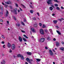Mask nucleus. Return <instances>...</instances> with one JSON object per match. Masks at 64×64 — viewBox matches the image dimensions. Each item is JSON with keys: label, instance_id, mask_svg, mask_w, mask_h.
Returning <instances> with one entry per match:
<instances>
[{"label": "nucleus", "instance_id": "nucleus-35", "mask_svg": "<svg viewBox=\"0 0 64 64\" xmlns=\"http://www.w3.org/2000/svg\"><path fill=\"white\" fill-rule=\"evenodd\" d=\"M30 8H34V7L33 6H32L30 4Z\"/></svg>", "mask_w": 64, "mask_h": 64}, {"label": "nucleus", "instance_id": "nucleus-29", "mask_svg": "<svg viewBox=\"0 0 64 64\" xmlns=\"http://www.w3.org/2000/svg\"><path fill=\"white\" fill-rule=\"evenodd\" d=\"M21 57V59H23V60H24V57H23V56H21V57Z\"/></svg>", "mask_w": 64, "mask_h": 64}, {"label": "nucleus", "instance_id": "nucleus-64", "mask_svg": "<svg viewBox=\"0 0 64 64\" xmlns=\"http://www.w3.org/2000/svg\"><path fill=\"white\" fill-rule=\"evenodd\" d=\"M7 23L8 24H9V21H7Z\"/></svg>", "mask_w": 64, "mask_h": 64}, {"label": "nucleus", "instance_id": "nucleus-32", "mask_svg": "<svg viewBox=\"0 0 64 64\" xmlns=\"http://www.w3.org/2000/svg\"><path fill=\"white\" fill-rule=\"evenodd\" d=\"M54 6H56V7H58V4H54Z\"/></svg>", "mask_w": 64, "mask_h": 64}, {"label": "nucleus", "instance_id": "nucleus-57", "mask_svg": "<svg viewBox=\"0 0 64 64\" xmlns=\"http://www.w3.org/2000/svg\"><path fill=\"white\" fill-rule=\"evenodd\" d=\"M55 14H52V16H55Z\"/></svg>", "mask_w": 64, "mask_h": 64}, {"label": "nucleus", "instance_id": "nucleus-52", "mask_svg": "<svg viewBox=\"0 0 64 64\" xmlns=\"http://www.w3.org/2000/svg\"><path fill=\"white\" fill-rule=\"evenodd\" d=\"M0 22H3V20H0Z\"/></svg>", "mask_w": 64, "mask_h": 64}, {"label": "nucleus", "instance_id": "nucleus-44", "mask_svg": "<svg viewBox=\"0 0 64 64\" xmlns=\"http://www.w3.org/2000/svg\"><path fill=\"white\" fill-rule=\"evenodd\" d=\"M21 31L22 33H25V31L24 30H22Z\"/></svg>", "mask_w": 64, "mask_h": 64}, {"label": "nucleus", "instance_id": "nucleus-20", "mask_svg": "<svg viewBox=\"0 0 64 64\" xmlns=\"http://www.w3.org/2000/svg\"><path fill=\"white\" fill-rule=\"evenodd\" d=\"M49 9L50 10H51V11L53 10V8L51 6L50 7V8H49Z\"/></svg>", "mask_w": 64, "mask_h": 64}, {"label": "nucleus", "instance_id": "nucleus-33", "mask_svg": "<svg viewBox=\"0 0 64 64\" xmlns=\"http://www.w3.org/2000/svg\"><path fill=\"white\" fill-rule=\"evenodd\" d=\"M21 23L22 24V25H25V24H24V22H21Z\"/></svg>", "mask_w": 64, "mask_h": 64}, {"label": "nucleus", "instance_id": "nucleus-34", "mask_svg": "<svg viewBox=\"0 0 64 64\" xmlns=\"http://www.w3.org/2000/svg\"><path fill=\"white\" fill-rule=\"evenodd\" d=\"M28 62V63H30V64H32V62H31V61H30V60Z\"/></svg>", "mask_w": 64, "mask_h": 64}, {"label": "nucleus", "instance_id": "nucleus-36", "mask_svg": "<svg viewBox=\"0 0 64 64\" xmlns=\"http://www.w3.org/2000/svg\"><path fill=\"white\" fill-rule=\"evenodd\" d=\"M2 37L4 39H5V36L3 35H2Z\"/></svg>", "mask_w": 64, "mask_h": 64}, {"label": "nucleus", "instance_id": "nucleus-39", "mask_svg": "<svg viewBox=\"0 0 64 64\" xmlns=\"http://www.w3.org/2000/svg\"><path fill=\"white\" fill-rule=\"evenodd\" d=\"M21 5H22V6H23V7L24 8H26V7H25V6H24L22 4H21Z\"/></svg>", "mask_w": 64, "mask_h": 64}, {"label": "nucleus", "instance_id": "nucleus-49", "mask_svg": "<svg viewBox=\"0 0 64 64\" xmlns=\"http://www.w3.org/2000/svg\"><path fill=\"white\" fill-rule=\"evenodd\" d=\"M54 2H58V1H57V0H54Z\"/></svg>", "mask_w": 64, "mask_h": 64}, {"label": "nucleus", "instance_id": "nucleus-17", "mask_svg": "<svg viewBox=\"0 0 64 64\" xmlns=\"http://www.w3.org/2000/svg\"><path fill=\"white\" fill-rule=\"evenodd\" d=\"M26 60L28 62L29 61H30V59H29L28 58H26Z\"/></svg>", "mask_w": 64, "mask_h": 64}, {"label": "nucleus", "instance_id": "nucleus-22", "mask_svg": "<svg viewBox=\"0 0 64 64\" xmlns=\"http://www.w3.org/2000/svg\"><path fill=\"white\" fill-rule=\"evenodd\" d=\"M53 22L54 24H56L57 22V20H54Z\"/></svg>", "mask_w": 64, "mask_h": 64}, {"label": "nucleus", "instance_id": "nucleus-38", "mask_svg": "<svg viewBox=\"0 0 64 64\" xmlns=\"http://www.w3.org/2000/svg\"><path fill=\"white\" fill-rule=\"evenodd\" d=\"M56 9L57 10H60V9L59 8V7H57L56 8Z\"/></svg>", "mask_w": 64, "mask_h": 64}, {"label": "nucleus", "instance_id": "nucleus-21", "mask_svg": "<svg viewBox=\"0 0 64 64\" xmlns=\"http://www.w3.org/2000/svg\"><path fill=\"white\" fill-rule=\"evenodd\" d=\"M30 13L33 14V12H34V11L33 10H30Z\"/></svg>", "mask_w": 64, "mask_h": 64}, {"label": "nucleus", "instance_id": "nucleus-40", "mask_svg": "<svg viewBox=\"0 0 64 64\" xmlns=\"http://www.w3.org/2000/svg\"><path fill=\"white\" fill-rule=\"evenodd\" d=\"M0 14L1 15H3V12H0Z\"/></svg>", "mask_w": 64, "mask_h": 64}, {"label": "nucleus", "instance_id": "nucleus-13", "mask_svg": "<svg viewBox=\"0 0 64 64\" xmlns=\"http://www.w3.org/2000/svg\"><path fill=\"white\" fill-rule=\"evenodd\" d=\"M8 14H9V12H8V10H6V16H8Z\"/></svg>", "mask_w": 64, "mask_h": 64}, {"label": "nucleus", "instance_id": "nucleus-43", "mask_svg": "<svg viewBox=\"0 0 64 64\" xmlns=\"http://www.w3.org/2000/svg\"><path fill=\"white\" fill-rule=\"evenodd\" d=\"M13 18L15 20H16V18H15V16H13Z\"/></svg>", "mask_w": 64, "mask_h": 64}, {"label": "nucleus", "instance_id": "nucleus-24", "mask_svg": "<svg viewBox=\"0 0 64 64\" xmlns=\"http://www.w3.org/2000/svg\"><path fill=\"white\" fill-rule=\"evenodd\" d=\"M24 36L25 37V38H27V39L28 38L25 34L24 35Z\"/></svg>", "mask_w": 64, "mask_h": 64}, {"label": "nucleus", "instance_id": "nucleus-18", "mask_svg": "<svg viewBox=\"0 0 64 64\" xmlns=\"http://www.w3.org/2000/svg\"><path fill=\"white\" fill-rule=\"evenodd\" d=\"M47 40H48V41H50L51 40V39L50 38V37L49 36L47 38Z\"/></svg>", "mask_w": 64, "mask_h": 64}, {"label": "nucleus", "instance_id": "nucleus-12", "mask_svg": "<svg viewBox=\"0 0 64 64\" xmlns=\"http://www.w3.org/2000/svg\"><path fill=\"white\" fill-rule=\"evenodd\" d=\"M60 50H62V51H63L64 50V48L63 47H61V48H60Z\"/></svg>", "mask_w": 64, "mask_h": 64}, {"label": "nucleus", "instance_id": "nucleus-54", "mask_svg": "<svg viewBox=\"0 0 64 64\" xmlns=\"http://www.w3.org/2000/svg\"><path fill=\"white\" fill-rule=\"evenodd\" d=\"M7 5H6L5 4H4V6L5 7H7Z\"/></svg>", "mask_w": 64, "mask_h": 64}, {"label": "nucleus", "instance_id": "nucleus-56", "mask_svg": "<svg viewBox=\"0 0 64 64\" xmlns=\"http://www.w3.org/2000/svg\"><path fill=\"white\" fill-rule=\"evenodd\" d=\"M61 8L62 9H64V8L62 6H61Z\"/></svg>", "mask_w": 64, "mask_h": 64}, {"label": "nucleus", "instance_id": "nucleus-46", "mask_svg": "<svg viewBox=\"0 0 64 64\" xmlns=\"http://www.w3.org/2000/svg\"><path fill=\"white\" fill-rule=\"evenodd\" d=\"M15 5L16 6V7H18V4H16Z\"/></svg>", "mask_w": 64, "mask_h": 64}, {"label": "nucleus", "instance_id": "nucleus-14", "mask_svg": "<svg viewBox=\"0 0 64 64\" xmlns=\"http://www.w3.org/2000/svg\"><path fill=\"white\" fill-rule=\"evenodd\" d=\"M26 53L28 55H31L32 54V53L31 52H27Z\"/></svg>", "mask_w": 64, "mask_h": 64}, {"label": "nucleus", "instance_id": "nucleus-41", "mask_svg": "<svg viewBox=\"0 0 64 64\" xmlns=\"http://www.w3.org/2000/svg\"><path fill=\"white\" fill-rule=\"evenodd\" d=\"M30 60L31 62L33 61V60L32 59H30Z\"/></svg>", "mask_w": 64, "mask_h": 64}, {"label": "nucleus", "instance_id": "nucleus-28", "mask_svg": "<svg viewBox=\"0 0 64 64\" xmlns=\"http://www.w3.org/2000/svg\"><path fill=\"white\" fill-rule=\"evenodd\" d=\"M36 60H37V61H38V62H40V60L38 58H36Z\"/></svg>", "mask_w": 64, "mask_h": 64}, {"label": "nucleus", "instance_id": "nucleus-4", "mask_svg": "<svg viewBox=\"0 0 64 64\" xmlns=\"http://www.w3.org/2000/svg\"><path fill=\"white\" fill-rule=\"evenodd\" d=\"M11 48L12 50H14L15 48V45H14V44L12 45Z\"/></svg>", "mask_w": 64, "mask_h": 64}, {"label": "nucleus", "instance_id": "nucleus-6", "mask_svg": "<svg viewBox=\"0 0 64 64\" xmlns=\"http://www.w3.org/2000/svg\"><path fill=\"white\" fill-rule=\"evenodd\" d=\"M56 46H57V47H59V46H60V43L58 42H56Z\"/></svg>", "mask_w": 64, "mask_h": 64}, {"label": "nucleus", "instance_id": "nucleus-45", "mask_svg": "<svg viewBox=\"0 0 64 64\" xmlns=\"http://www.w3.org/2000/svg\"><path fill=\"white\" fill-rule=\"evenodd\" d=\"M45 48L46 50H47V49H48V48H47V46L45 47Z\"/></svg>", "mask_w": 64, "mask_h": 64}, {"label": "nucleus", "instance_id": "nucleus-26", "mask_svg": "<svg viewBox=\"0 0 64 64\" xmlns=\"http://www.w3.org/2000/svg\"><path fill=\"white\" fill-rule=\"evenodd\" d=\"M21 56H22V55H21L20 54H19L17 56L18 57H21Z\"/></svg>", "mask_w": 64, "mask_h": 64}, {"label": "nucleus", "instance_id": "nucleus-19", "mask_svg": "<svg viewBox=\"0 0 64 64\" xmlns=\"http://www.w3.org/2000/svg\"><path fill=\"white\" fill-rule=\"evenodd\" d=\"M56 31L58 34H59V35H61V33H60V32L59 31L56 30Z\"/></svg>", "mask_w": 64, "mask_h": 64}, {"label": "nucleus", "instance_id": "nucleus-10", "mask_svg": "<svg viewBox=\"0 0 64 64\" xmlns=\"http://www.w3.org/2000/svg\"><path fill=\"white\" fill-rule=\"evenodd\" d=\"M31 29L32 32H35V30L34 28H32Z\"/></svg>", "mask_w": 64, "mask_h": 64}, {"label": "nucleus", "instance_id": "nucleus-1", "mask_svg": "<svg viewBox=\"0 0 64 64\" xmlns=\"http://www.w3.org/2000/svg\"><path fill=\"white\" fill-rule=\"evenodd\" d=\"M44 41H45V38H41L39 40V42H44Z\"/></svg>", "mask_w": 64, "mask_h": 64}, {"label": "nucleus", "instance_id": "nucleus-50", "mask_svg": "<svg viewBox=\"0 0 64 64\" xmlns=\"http://www.w3.org/2000/svg\"><path fill=\"white\" fill-rule=\"evenodd\" d=\"M45 31L46 32H48V30H45Z\"/></svg>", "mask_w": 64, "mask_h": 64}, {"label": "nucleus", "instance_id": "nucleus-60", "mask_svg": "<svg viewBox=\"0 0 64 64\" xmlns=\"http://www.w3.org/2000/svg\"><path fill=\"white\" fill-rule=\"evenodd\" d=\"M52 51H54V52H55V50H54L53 49L52 50Z\"/></svg>", "mask_w": 64, "mask_h": 64}, {"label": "nucleus", "instance_id": "nucleus-58", "mask_svg": "<svg viewBox=\"0 0 64 64\" xmlns=\"http://www.w3.org/2000/svg\"><path fill=\"white\" fill-rule=\"evenodd\" d=\"M56 28H59V27H58V26H56Z\"/></svg>", "mask_w": 64, "mask_h": 64}, {"label": "nucleus", "instance_id": "nucleus-9", "mask_svg": "<svg viewBox=\"0 0 64 64\" xmlns=\"http://www.w3.org/2000/svg\"><path fill=\"white\" fill-rule=\"evenodd\" d=\"M1 64H5V61L4 60H2L1 62Z\"/></svg>", "mask_w": 64, "mask_h": 64}, {"label": "nucleus", "instance_id": "nucleus-37", "mask_svg": "<svg viewBox=\"0 0 64 64\" xmlns=\"http://www.w3.org/2000/svg\"><path fill=\"white\" fill-rule=\"evenodd\" d=\"M32 19L34 20H36V18L34 17L32 18Z\"/></svg>", "mask_w": 64, "mask_h": 64}, {"label": "nucleus", "instance_id": "nucleus-5", "mask_svg": "<svg viewBox=\"0 0 64 64\" xmlns=\"http://www.w3.org/2000/svg\"><path fill=\"white\" fill-rule=\"evenodd\" d=\"M18 40L20 42H22V38L21 36H20L18 37Z\"/></svg>", "mask_w": 64, "mask_h": 64}, {"label": "nucleus", "instance_id": "nucleus-48", "mask_svg": "<svg viewBox=\"0 0 64 64\" xmlns=\"http://www.w3.org/2000/svg\"><path fill=\"white\" fill-rule=\"evenodd\" d=\"M58 20H59L60 21V22H61V21H62V20L58 19Z\"/></svg>", "mask_w": 64, "mask_h": 64}, {"label": "nucleus", "instance_id": "nucleus-51", "mask_svg": "<svg viewBox=\"0 0 64 64\" xmlns=\"http://www.w3.org/2000/svg\"><path fill=\"white\" fill-rule=\"evenodd\" d=\"M11 50V49H10V51H9V52L10 53H11V52H12V50Z\"/></svg>", "mask_w": 64, "mask_h": 64}, {"label": "nucleus", "instance_id": "nucleus-42", "mask_svg": "<svg viewBox=\"0 0 64 64\" xmlns=\"http://www.w3.org/2000/svg\"><path fill=\"white\" fill-rule=\"evenodd\" d=\"M39 25H40V26H42V24L41 23H39Z\"/></svg>", "mask_w": 64, "mask_h": 64}, {"label": "nucleus", "instance_id": "nucleus-30", "mask_svg": "<svg viewBox=\"0 0 64 64\" xmlns=\"http://www.w3.org/2000/svg\"><path fill=\"white\" fill-rule=\"evenodd\" d=\"M0 10H1L2 11H3V7L0 8Z\"/></svg>", "mask_w": 64, "mask_h": 64}, {"label": "nucleus", "instance_id": "nucleus-15", "mask_svg": "<svg viewBox=\"0 0 64 64\" xmlns=\"http://www.w3.org/2000/svg\"><path fill=\"white\" fill-rule=\"evenodd\" d=\"M49 30L51 34H53V31L51 29H49Z\"/></svg>", "mask_w": 64, "mask_h": 64}, {"label": "nucleus", "instance_id": "nucleus-25", "mask_svg": "<svg viewBox=\"0 0 64 64\" xmlns=\"http://www.w3.org/2000/svg\"><path fill=\"white\" fill-rule=\"evenodd\" d=\"M23 40H24V41L25 42H26L27 41V40H26V39L25 38H22Z\"/></svg>", "mask_w": 64, "mask_h": 64}, {"label": "nucleus", "instance_id": "nucleus-3", "mask_svg": "<svg viewBox=\"0 0 64 64\" xmlns=\"http://www.w3.org/2000/svg\"><path fill=\"white\" fill-rule=\"evenodd\" d=\"M40 34H44V31L42 29H41L40 30Z\"/></svg>", "mask_w": 64, "mask_h": 64}, {"label": "nucleus", "instance_id": "nucleus-62", "mask_svg": "<svg viewBox=\"0 0 64 64\" xmlns=\"http://www.w3.org/2000/svg\"><path fill=\"white\" fill-rule=\"evenodd\" d=\"M53 40H54V41H55L56 40V39L54 38L53 39Z\"/></svg>", "mask_w": 64, "mask_h": 64}, {"label": "nucleus", "instance_id": "nucleus-27", "mask_svg": "<svg viewBox=\"0 0 64 64\" xmlns=\"http://www.w3.org/2000/svg\"><path fill=\"white\" fill-rule=\"evenodd\" d=\"M14 11L15 12V14L16 15V14H17V12H16V10H14Z\"/></svg>", "mask_w": 64, "mask_h": 64}, {"label": "nucleus", "instance_id": "nucleus-53", "mask_svg": "<svg viewBox=\"0 0 64 64\" xmlns=\"http://www.w3.org/2000/svg\"><path fill=\"white\" fill-rule=\"evenodd\" d=\"M5 46V44H4V46H3V47L4 48H5V47L4 46Z\"/></svg>", "mask_w": 64, "mask_h": 64}, {"label": "nucleus", "instance_id": "nucleus-8", "mask_svg": "<svg viewBox=\"0 0 64 64\" xmlns=\"http://www.w3.org/2000/svg\"><path fill=\"white\" fill-rule=\"evenodd\" d=\"M5 3L6 4H11V2H10V1H8L7 2H5Z\"/></svg>", "mask_w": 64, "mask_h": 64}, {"label": "nucleus", "instance_id": "nucleus-63", "mask_svg": "<svg viewBox=\"0 0 64 64\" xmlns=\"http://www.w3.org/2000/svg\"><path fill=\"white\" fill-rule=\"evenodd\" d=\"M25 64H28V62H25Z\"/></svg>", "mask_w": 64, "mask_h": 64}, {"label": "nucleus", "instance_id": "nucleus-7", "mask_svg": "<svg viewBox=\"0 0 64 64\" xmlns=\"http://www.w3.org/2000/svg\"><path fill=\"white\" fill-rule=\"evenodd\" d=\"M52 0H48V1H47V3H48V4H51V2L52 1Z\"/></svg>", "mask_w": 64, "mask_h": 64}, {"label": "nucleus", "instance_id": "nucleus-47", "mask_svg": "<svg viewBox=\"0 0 64 64\" xmlns=\"http://www.w3.org/2000/svg\"><path fill=\"white\" fill-rule=\"evenodd\" d=\"M1 43H2V44H4L5 42L4 41H2L1 42Z\"/></svg>", "mask_w": 64, "mask_h": 64}, {"label": "nucleus", "instance_id": "nucleus-59", "mask_svg": "<svg viewBox=\"0 0 64 64\" xmlns=\"http://www.w3.org/2000/svg\"><path fill=\"white\" fill-rule=\"evenodd\" d=\"M20 11H23V10H22V9L21 8H20Z\"/></svg>", "mask_w": 64, "mask_h": 64}, {"label": "nucleus", "instance_id": "nucleus-23", "mask_svg": "<svg viewBox=\"0 0 64 64\" xmlns=\"http://www.w3.org/2000/svg\"><path fill=\"white\" fill-rule=\"evenodd\" d=\"M20 24L19 23H18L17 24H16V26H18V27H19V26H20Z\"/></svg>", "mask_w": 64, "mask_h": 64}, {"label": "nucleus", "instance_id": "nucleus-16", "mask_svg": "<svg viewBox=\"0 0 64 64\" xmlns=\"http://www.w3.org/2000/svg\"><path fill=\"white\" fill-rule=\"evenodd\" d=\"M34 27H36L37 26V24H34Z\"/></svg>", "mask_w": 64, "mask_h": 64}, {"label": "nucleus", "instance_id": "nucleus-55", "mask_svg": "<svg viewBox=\"0 0 64 64\" xmlns=\"http://www.w3.org/2000/svg\"><path fill=\"white\" fill-rule=\"evenodd\" d=\"M37 14L38 16H39V13L38 12H37Z\"/></svg>", "mask_w": 64, "mask_h": 64}, {"label": "nucleus", "instance_id": "nucleus-61", "mask_svg": "<svg viewBox=\"0 0 64 64\" xmlns=\"http://www.w3.org/2000/svg\"><path fill=\"white\" fill-rule=\"evenodd\" d=\"M24 22H26V20H24Z\"/></svg>", "mask_w": 64, "mask_h": 64}, {"label": "nucleus", "instance_id": "nucleus-2", "mask_svg": "<svg viewBox=\"0 0 64 64\" xmlns=\"http://www.w3.org/2000/svg\"><path fill=\"white\" fill-rule=\"evenodd\" d=\"M49 53L50 55H54V54L52 52V51L51 50H49Z\"/></svg>", "mask_w": 64, "mask_h": 64}, {"label": "nucleus", "instance_id": "nucleus-31", "mask_svg": "<svg viewBox=\"0 0 64 64\" xmlns=\"http://www.w3.org/2000/svg\"><path fill=\"white\" fill-rule=\"evenodd\" d=\"M42 28H45V25H44V24H43V26H42Z\"/></svg>", "mask_w": 64, "mask_h": 64}, {"label": "nucleus", "instance_id": "nucleus-11", "mask_svg": "<svg viewBox=\"0 0 64 64\" xmlns=\"http://www.w3.org/2000/svg\"><path fill=\"white\" fill-rule=\"evenodd\" d=\"M11 46V44L9 43V42H8V48H9V47H10Z\"/></svg>", "mask_w": 64, "mask_h": 64}]
</instances>
